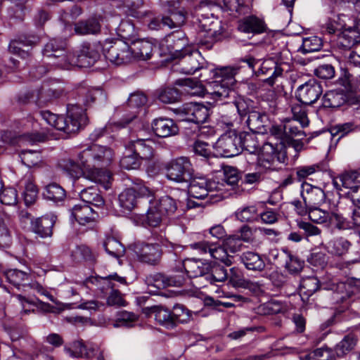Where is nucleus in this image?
<instances>
[{
    "label": "nucleus",
    "instance_id": "16",
    "mask_svg": "<svg viewBox=\"0 0 360 360\" xmlns=\"http://www.w3.org/2000/svg\"><path fill=\"white\" fill-rule=\"evenodd\" d=\"M301 195L307 207H319L326 200V194L323 189L307 182L302 184Z\"/></svg>",
    "mask_w": 360,
    "mask_h": 360
},
{
    "label": "nucleus",
    "instance_id": "49",
    "mask_svg": "<svg viewBox=\"0 0 360 360\" xmlns=\"http://www.w3.org/2000/svg\"><path fill=\"white\" fill-rule=\"evenodd\" d=\"M321 283L317 277L311 276L302 278L300 284V291L308 297L312 295L320 289Z\"/></svg>",
    "mask_w": 360,
    "mask_h": 360
},
{
    "label": "nucleus",
    "instance_id": "13",
    "mask_svg": "<svg viewBox=\"0 0 360 360\" xmlns=\"http://www.w3.org/2000/svg\"><path fill=\"white\" fill-rule=\"evenodd\" d=\"M178 58H179L180 71L186 75L195 73L202 68L205 64L204 58L197 50L190 49Z\"/></svg>",
    "mask_w": 360,
    "mask_h": 360
},
{
    "label": "nucleus",
    "instance_id": "10",
    "mask_svg": "<svg viewBox=\"0 0 360 360\" xmlns=\"http://www.w3.org/2000/svg\"><path fill=\"white\" fill-rule=\"evenodd\" d=\"M165 41L169 54L173 58L182 56L184 53L191 49L188 47V38L181 30H177L168 34Z\"/></svg>",
    "mask_w": 360,
    "mask_h": 360
},
{
    "label": "nucleus",
    "instance_id": "24",
    "mask_svg": "<svg viewBox=\"0 0 360 360\" xmlns=\"http://www.w3.org/2000/svg\"><path fill=\"white\" fill-rule=\"evenodd\" d=\"M103 280L108 281V287L112 289L109 296L107 298V304L109 306H125L127 302L122 297V294L117 290H115V284L111 281H116L122 284H126L127 281L125 278L118 276L117 274L109 275L103 278Z\"/></svg>",
    "mask_w": 360,
    "mask_h": 360
},
{
    "label": "nucleus",
    "instance_id": "9",
    "mask_svg": "<svg viewBox=\"0 0 360 360\" xmlns=\"http://www.w3.org/2000/svg\"><path fill=\"white\" fill-rule=\"evenodd\" d=\"M176 112L184 116V120L195 123H204L209 117V109L204 105L188 103L176 109Z\"/></svg>",
    "mask_w": 360,
    "mask_h": 360
},
{
    "label": "nucleus",
    "instance_id": "60",
    "mask_svg": "<svg viewBox=\"0 0 360 360\" xmlns=\"http://www.w3.org/2000/svg\"><path fill=\"white\" fill-rule=\"evenodd\" d=\"M322 170L321 165L314 164L311 165H303L295 168L296 178L299 181H304L309 176Z\"/></svg>",
    "mask_w": 360,
    "mask_h": 360
},
{
    "label": "nucleus",
    "instance_id": "3",
    "mask_svg": "<svg viewBox=\"0 0 360 360\" xmlns=\"http://www.w3.org/2000/svg\"><path fill=\"white\" fill-rule=\"evenodd\" d=\"M166 177L176 183H186L194 175V169L190 159L185 156L171 160L165 166Z\"/></svg>",
    "mask_w": 360,
    "mask_h": 360
},
{
    "label": "nucleus",
    "instance_id": "27",
    "mask_svg": "<svg viewBox=\"0 0 360 360\" xmlns=\"http://www.w3.org/2000/svg\"><path fill=\"white\" fill-rule=\"evenodd\" d=\"M238 29L242 32L255 35L264 32L266 27L263 20L251 15L239 20Z\"/></svg>",
    "mask_w": 360,
    "mask_h": 360
},
{
    "label": "nucleus",
    "instance_id": "7",
    "mask_svg": "<svg viewBox=\"0 0 360 360\" xmlns=\"http://www.w3.org/2000/svg\"><path fill=\"white\" fill-rule=\"evenodd\" d=\"M135 186L127 188L118 195V202L122 212H131L139 204H144L146 198H142L139 193L141 187H146L142 185L141 180L134 182Z\"/></svg>",
    "mask_w": 360,
    "mask_h": 360
},
{
    "label": "nucleus",
    "instance_id": "8",
    "mask_svg": "<svg viewBox=\"0 0 360 360\" xmlns=\"http://www.w3.org/2000/svg\"><path fill=\"white\" fill-rule=\"evenodd\" d=\"M322 94L321 84L315 79H310L297 87L295 97L301 103L310 105L315 103Z\"/></svg>",
    "mask_w": 360,
    "mask_h": 360
},
{
    "label": "nucleus",
    "instance_id": "1",
    "mask_svg": "<svg viewBox=\"0 0 360 360\" xmlns=\"http://www.w3.org/2000/svg\"><path fill=\"white\" fill-rule=\"evenodd\" d=\"M78 158L84 167H106L112 161L113 151L109 147L93 144L79 153Z\"/></svg>",
    "mask_w": 360,
    "mask_h": 360
},
{
    "label": "nucleus",
    "instance_id": "55",
    "mask_svg": "<svg viewBox=\"0 0 360 360\" xmlns=\"http://www.w3.org/2000/svg\"><path fill=\"white\" fill-rule=\"evenodd\" d=\"M181 94L176 88L166 87L160 91L158 99L164 103H174L179 101Z\"/></svg>",
    "mask_w": 360,
    "mask_h": 360
},
{
    "label": "nucleus",
    "instance_id": "20",
    "mask_svg": "<svg viewBox=\"0 0 360 360\" xmlns=\"http://www.w3.org/2000/svg\"><path fill=\"white\" fill-rule=\"evenodd\" d=\"M56 217L45 215L35 219L31 223L32 231L41 238L50 237L53 234V228L56 223Z\"/></svg>",
    "mask_w": 360,
    "mask_h": 360
},
{
    "label": "nucleus",
    "instance_id": "57",
    "mask_svg": "<svg viewBox=\"0 0 360 360\" xmlns=\"http://www.w3.org/2000/svg\"><path fill=\"white\" fill-rule=\"evenodd\" d=\"M322 46V41L321 38L316 36L304 38L302 44L299 49V51L303 53L317 51L321 49Z\"/></svg>",
    "mask_w": 360,
    "mask_h": 360
},
{
    "label": "nucleus",
    "instance_id": "42",
    "mask_svg": "<svg viewBox=\"0 0 360 360\" xmlns=\"http://www.w3.org/2000/svg\"><path fill=\"white\" fill-rule=\"evenodd\" d=\"M43 195L47 200L58 202L65 200L66 192L59 184L51 183L45 187Z\"/></svg>",
    "mask_w": 360,
    "mask_h": 360
},
{
    "label": "nucleus",
    "instance_id": "4",
    "mask_svg": "<svg viewBox=\"0 0 360 360\" xmlns=\"http://www.w3.org/2000/svg\"><path fill=\"white\" fill-rule=\"evenodd\" d=\"M103 51L105 58L117 65L129 63L133 60L131 47L120 39L106 43Z\"/></svg>",
    "mask_w": 360,
    "mask_h": 360
},
{
    "label": "nucleus",
    "instance_id": "28",
    "mask_svg": "<svg viewBox=\"0 0 360 360\" xmlns=\"http://www.w3.org/2000/svg\"><path fill=\"white\" fill-rule=\"evenodd\" d=\"M102 17L92 16L75 24V32L79 35L96 34L101 32Z\"/></svg>",
    "mask_w": 360,
    "mask_h": 360
},
{
    "label": "nucleus",
    "instance_id": "34",
    "mask_svg": "<svg viewBox=\"0 0 360 360\" xmlns=\"http://www.w3.org/2000/svg\"><path fill=\"white\" fill-rule=\"evenodd\" d=\"M79 196L86 205H92L98 207L104 204V200L96 186L84 188L80 191Z\"/></svg>",
    "mask_w": 360,
    "mask_h": 360
},
{
    "label": "nucleus",
    "instance_id": "14",
    "mask_svg": "<svg viewBox=\"0 0 360 360\" xmlns=\"http://www.w3.org/2000/svg\"><path fill=\"white\" fill-rule=\"evenodd\" d=\"M186 279L183 274H179L173 276H167L162 273L150 274L146 278L148 285L153 286L158 289H164L168 286H182Z\"/></svg>",
    "mask_w": 360,
    "mask_h": 360
},
{
    "label": "nucleus",
    "instance_id": "18",
    "mask_svg": "<svg viewBox=\"0 0 360 360\" xmlns=\"http://www.w3.org/2000/svg\"><path fill=\"white\" fill-rule=\"evenodd\" d=\"M152 127L156 136L167 138L175 136L179 133V127L170 118L159 117L153 120Z\"/></svg>",
    "mask_w": 360,
    "mask_h": 360
},
{
    "label": "nucleus",
    "instance_id": "35",
    "mask_svg": "<svg viewBox=\"0 0 360 360\" xmlns=\"http://www.w3.org/2000/svg\"><path fill=\"white\" fill-rule=\"evenodd\" d=\"M359 173L356 171L347 172L335 178L333 180V185L339 190H341V187H344L346 188H350L351 191L352 188L356 186L354 184L356 181H359Z\"/></svg>",
    "mask_w": 360,
    "mask_h": 360
},
{
    "label": "nucleus",
    "instance_id": "2",
    "mask_svg": "<svg viewBox=\"0 0 360 360\" xmlns=\"http://www.w3.org/2000/svg\"><path fill=\"white\" fill-rule=\"evenodd\" d=\"M197 26L199 37L205 38V40H200L202 44L221 41L227 38L229 34L226 29L221 25V22L212 17L202 16L198 19Z\"/></svg>",
    "mask_w": 360,
    "mask_h": 360
},
{
    "label": "nucleus",
    "instance_id": "29",
    "mask_svg": "<svg viewBox=\"0 0 360 360\" xmlns=\"http://www.w3.org/2000/svg\"><path fill=\"white\" fill-rule=\"evenodd\" d=\"M138 256L141 262L155 265L161 259L162 250L158 244H145L141 248Z\"/></svg>",
    "mask_w": 360,
    "mask_h": 360
},
{
    "label": "nucleus",
    "instance_id": "64",
    "mask_svg": "<svg viewBox=\"0 0 360 360\" xmlns=\"http://www.w3.org/2000/svg\"><path fill=\"white\" fill-rule=\"evenodd\" d=\"M257 208L248 206L236 212L237 219L241 221H254L257 220Z\"/></svg>",
    "mask_w": 360,
    "mask_h": 360
},
{
    "label": "nucleus",
    "instance_id": "30",
    "mask_svg": "<svg viewBox=\"0 0 360 360\" xmlns=\"http://www.w3.org/2000/svg\"><path fill=\"white\" fill-rule=\"evenodd\" d=\"M72 216L81 225H86L94 221L98 214L89 205H76L72 209Z\"/></svg>",
    "mask_w": 360,
    "mask_h": 360
},
{
    "label": "nucleus",
    "instance_id": "61",
    "mask_svg": "<svg viewBox=\"0 0 360 360\" xmlns=\"http://www.w3.org/2000/svg\"><path fill=\"white\" fill-rule=\"evenodd\" d=\"M349 246L350 243L347 240L339 238L331 241L329 243L328 248L332 254L341 256L348 251Z\"/></svg>",
    "mask_w": 360,
    "mask_h": 360
},
{
    "label": "nucleus",
    "instance_id": "31",
    "mask_svg": "<svg viewBox=\"0 0 360 360\" xmlns=\"http://www.w3.org/2000/svg\"><path fill=\"white\" fill-rule=\"evenodd\" d=\"M225 84L226 83L221 80L214 81L213 91L210 94L213 99L221 101L224 103H229V101H226V99L234 98L236 94L233 86Z\"/></svg>",
    "mask_w": 360,
    "mask_h": 360
},
{
    "label": "nucleus",
    "instance_id": "48",
    "mask_svg": "<svg viewBox=\"0 0 360 360\" xmlns=\"http://www.w3.org/2000/svg\"><path fill=\"white\" fill-rule=\"evenodd\" d=\"M67 352L74 357H85L92 359L94 355L95 349L87 348L82 341H75L72 343V348L67 349Z\"/></svg>",
    "mask_w": 360,
    "mask_h": 360
},
{
    "label": "nucleus",
    "instance_id": "21",
    "mask_svg": "<svg viewBox=\"0 0 360 360\" xmlns=\"http://www.w3.org/2000/svg\"><path fill=\"white\" fill-rule=\"evenodd\" d=\"M240 262L251 271L262 274L265 271L266 264L261 255L253 251H246L240 256Z\"/></svg>",
    "mask_w": 360,
    "mask_h": 360
},
{
    "label": "nucleus",
    "instance_id": "37",
    "mask_svg": "<svg viewBox=\"0 0 360 360\" xmlns=\"http://www.w3.org/2000/svg\"><path fill=\"white\" fill-rule=\"evenodd\" d=\"M210 269L206 276V280L210 284L224 281L228 276L227 270L215 262H210Z\"/></svg>",
    "mask_w": 360,
    "mask_h": 360
},
{
    "label": "nucleus",
    "instance_id": "36",
    "mask_svg": "<svg viewBox=\"0 0 360 360\" xmlns=\"http://www.w3.org/2000/svg\"><path fill=\"white\" fill-rule=\"evenodd\" d=\"M153 202L165 217L174 214L177 210L176 200L169 195L162 196L158 200L154 199Z\"/></svg>",
    "mask_w": 360,
    "mask_h": 360
},
{
    "label": "nucleus",
    "instance_id": "45",
    "mask_svg": "<svg viewBox=\"0 0 360 360\" xmlns=\"http://www.w3.org/2000/svg\"><path fill=\"white\" fill-rule=\"evenodd\" d=\"M357 339L353 334H348L336 345L335 351L338 357H343L350 351H352L356 346Z\"/></svg>",
    "mask_w": 360,
    "mask_h": 360
},
{
    "label": "nucleus",
    "instance_id": "6",
    "mask_svg": "<svg viewBox=\"0 0 360 360\" xmlns=\"http://www.w3.org/2000/svg\"><path fill=\"white\" fill-rule=\"evenodd\" d=\"M240 141L238 131L229 129L219 138L216 142V148L224 157H234L240 153Z\"/></svg>",
    "mask_w": 360,
    "mask_h": 360
},
{
    "label": "nucleus",
    "instance_id": "25",
    "mask_svg": "<svg viewBox=\"0 0 360 360\" xmlns=\"http://www.w3.org/2000/svg\"><path fill=\"white\" fill-rule=\"evenodd\" d=\"M40 41V37L35 34H24L20 35L18 39L11 41L8 50L11 53L20 54L23 57L25 55L29 56L28 52L22 50L25 46H33L38 44Z\"/></svg>",
    "mask_w": 360,
    "mask_h": 360
},
{
    "label": "nucleus",
    "instance_id": "43",
    "mask_svg": "<svg viewBox=\"0 0 360 360\" xmlns=\"http://www.w3.org/2000/svg\"><path fill=\"white\" fill-rule=\"evenodd\" d=\"M6 276L8 282L18 288L27 285L30 280V276L27 273L18 269L8 270Z\"/></svg>",
    "mask_w": 360,
    "mask_h": 360
},
{
    "label": "nucleus",
    "instance_id": "63",
    "mask_svg": "<svg viewBox=\"0 0 360 360\" xmlns=\"http://www.w3.org/2000/svg\"><path fill=\"white\" fill-rule=\"evenodd\" d=\"M304 264V260H302L298 257L289 253L288 259L285 262V268L289 273L296 274L302 270Z\"/></svg>",
    "mask_w": 360,
    "mask_h": 360
},
{
    "label": "nucleus",
    "instance_id": "11",
    "mask_svg": "<svg viewBox=\"0 0 360 360\" xmlns=\"http://www.w3.org/2000/svg\"><path fill=\"white\" fill-rule=\"evenodd\" d=\"M186 183L188 184V193L190 197L196 199L207 198L210 196V193L217 188L214 181H208L201 176H194V175Z\"/></svg>",
    "mask_w": 360,
    "mask_h": 360
},
{
    "label": "nucleus",
    "instance_id": "17",
    "mask_svg": "<svg viewBox=\"0 0 360 360\" xmlns=\"http://www.w3.org/2000/svg\"><path fill=\"white\" fill-rule=\"evenodd\" d=\"M153 143L150 139L137 138L131 140L126 145V149L130 153H134L142 161L148 160L153 156Z\"/></svg>",
    "mask_w": 360,
    "mask_h": 360
},
{
    "label": "nucleus",
    "instance_id": "46",
    "mask_svg": "<svg viewBox=\"0 0 360 360\" xmlns=\"http://www.w3.org/2000/svg\"><path fill=\"white\" fill-rule=\"evenodd\" d=\"M210 255L213 259L220 261L226 266H230L233 264V256L228 253L224 245H219L213 243L210 249Z\"/></svg>",
    "mask_w": 360,
    "mask_h": 360
},
{
    "label": "nucleus",
    "instance_id": "40",
    "mask_svg": "<svg viewBox=\"0 0 360 360\" xmlns=\"http://www.w3.org/2000/svg\"><path fill=\"white\" fill-rule=\"evenodd\" d=\"M103 248L106 252L115 258H120L124 255L125 248L115 238L108 236L103 242Z\"/></svg>",
    "mask_w": 360,
    "mask_h": 360
},
{
    "label": "nucleus",
    "instance_id": "50",
    "mask_svg": "<svg viewBox=\"0 0 360 360\" xmlns=\"http://www.w3.org/2000/svg\"><path fill=\"white\" fill-rule=\"evenodd\" d=\"M39 96L38 100V106L43 107L53 101L60 98L63 94L61 89L48 88L39 89Z\"/></svg>",
    "mask_w": 360,
    "mask_h": 360
},
{
    "label": "nucleus",
    "instance_id": "44",
    "mask_svg": "<svg viewBox=\"0 0 360 360\" xmlns=\"http://www.w3.org/2000/svg\"><path fill=\"white\" fill-rule=\"evenodd\" d=\"M273 144L266 143L261 149V153L258 158V164L266 169H274L276 162L272 158Z\"/></svg>",
    "mask_w": 360,
    "mask_h": 360
},
{
    "label": "nucleus",
    "instance_id": "23",
    "mask_svg": "<svg viewBox=\"0 0 360 360\" xmlns=\"http://www.w3.org/2000/svg\"><path fill=\"white\" fill-rule=\"evenodd\" d=\"M187 275L191 278L205 277L210 269V262H203L194 258L186 259L183 263Z\"/></svg>",
    "mask_w": 360,
    "mask_h": 360
},
{
    "label": "nucleus",
    "instance_id": "41",
    "mask_svg": "<svg viewBox=\"0 0 360 360\" xmlns=\"http://www.w3.org/2000/svg\"><path fill=\"white\" fill-rule=\"evenodd\" d=\"M72 259L75 262H82L84 261L94 262L96 261V255L86 245H77L71 252Z\"/></svg>",
    "mask_w": 360,
    "mask_h": 360
},
{
    "label": "nucleus",
    "instance_id": "39",
    "mask_svg": "<svg viewBox=\"0 0 360 360\" xmlns=\"http://www.w3.org/2000/svg\"><path fill=\"white\" fill-rule=\"evenodd\" d=\"M238 136L241 141L240 144V152L245 150L250 153H255L259 148V144L255 134L246 131H239Z\"/></svg>",
    "mask_w": 360,
    "mask_h": 360
},
{
    "label": "nucleus",
    "instance_id": "53",
    "mask_svg": "<svg viewBox=\"0 0 360 360\" xmlns=\"http://www.w3.org/2000/svg\"><path fill=\"white\" fill-rule=\"evenodd\" d=\"M58 166L72 178H77L82 173V169L79 164L70 158L61 159L58 162Z\"/></svg>",
    "mask_w": 360,
    "mask_h": 360
},
{
    "label": "nucleus",
    "instance_id": "22",
    "mask_svg": "<svg viewBox=\"0 0 360 360\" xmlns=\"http://www.w3.org/2000/svg\"><path fill=\"white\" fill-rule=\"evenodd\" d=\"M86 167V169L83 172L85 179L103 185L105 189H108L110 187L112 177L111 173L105 167Z\"/></svg>",
    "mask_w": 360,
    "mask_h": 360
},
{
    "label": "nucleus",
    "instance_id": "62",
    "mask_svg": "<svg viewBox=\"0 0 360 360\" xmlns=\"http://www.w3.org/2000/svg\"><path fill=\"white\" fill-rule=\"evenodd\" d=\"M291 112L292 113V120L291 121L298 122L302 128L309 125V120L308 119L305 110L299 104L292 105Z\"/></svg>",
    "mask_w": 360,
    "mask_h": 360
},
{
    "label": "nucleus",
    "instance_id": "56",
    "mask_svg": "<svg viewBox=\"0 0 360 360\" xmlns=\"http://www.w3.org/2000/svg\"><path fill=\"white\" fill-rule=\"evenodd\" d=\"M21 162L27 167H32L37 165L41 162V155L39 151L25 150L20 153Z\"/></svg>",
    "mask_w": 360,
    "mask_h": 360
},
{
    "label": "nucleus",
    "instance_id": "19",
    "mask_svg": "<svg viewBox=\"0 0 360 360\" xmlns=\"http://www.w3.org/2000/svg\"><path fill=\"white\" fill-rule=\"evenodd\" d=\"M283 70L274 59L268 58L258 65L257 75H264L268 77L266 82L270 86L274 84V79L283 74Z\"/></svg>",
    "mask_w": 360,
    "mask_h": 360
},
{
    "label": "nucleus",
    "instance_id": "54",
    "mask_svg": "<svg viewBox=\"0 0 360 360\" xmlns=\"http://www.w3.org/2000/svg\"><path fill=\"white\" fill-rule=\"evenodd\" d=\"M141 163L142 160L141 158L134 153H130L127 150L120 160V167L127 170L137 169L140 167Z\"/></svg>",
    "mask_w": 360,
    "mask_h": 360
},
{
    "label": "nucleus",
    "instance_id": "47",
    "mask_svg": "<svg viewBox=\"0 0 360 360\" xmlns=\"http://www.w3.org/2000/svg\"><path fill=\"white\" fill-rule=\"evenodd\" d=\"M238 70V68L223 67L216 70L215 77L218 80L225 82V85L234 86L236 83L235 76Z\"/></svg>",
    "mask_w": 360,
    "mask_h": 360
},
{
    "label": "nucleus",
    "instance_id": "15",
    "mask_svg": "<svg viewBox=\"0 0 360 360\" xmlns=\"http://www.w3.org/2000/svg\"><path fill=\"white\" fill-rule=\"evenodd\" d=\"M139 193L142 195V198H146L144 204H149V207L146 214V223L150 226H158L165 216L159 212V209L153 202V200H154L153 192L148 187H141L139 189Z\"/></svg>",
    "mask_w": 360,
    "mask_h": 360
},
{
    "label": "nucleus",
    "instance_id": "38",
    "mask_svg": "<svg viewBox=\"0 0 360 360\" xmlns=\"http://www.w3.org/2000/svg\"><path fill=\"white\" fill-rule=\"evenodd\" d=\"M97 61V55L95 53L91 54L90 59L84 56L82 50L80 49L77 54H70V59L68 63V69L71 66H77L79 68H88L93 65Z\"/></svg>",
    "mask_w": 360,
    "mask_h": 360
},
{
    "label": "nucleus",
    "instance_id": "51",
    "mask_svg": "<svg viewBox=\"0 0 360 360\" xmlns=\"http://www.w3.org/2000/svg\"><path fill=\"white\" fill-rule=\"evenodd\" d=\"M67 42L65 40H58L56 39H51L47 42L43 49L44 56L51 57L55 52L64 54V51L67 49Z\"/></svg>",
    "mask_w": 360,
    "mask_h": 360
},
{
    "label": "nucleus",
    "instance_id": "58",
    "mask_svg": "<svg viewBox=\"0 0 360 360\" xmlns=\"http://www.w3.org/2000/svg\"><path fill=\"white\" fill-rule=\"evenodd\" d=\"M139 316L133 312L121 311L117 314L115 326L131 327L133 323L137 321Z\"/></svg>",
    "mask_w": 360,
    "mask_h": 360
},
{
    "label": "nucleus",
    "instance_id": "32",
    "mask_svg": "<svg viewBox=\"0 0 360 360\" xmlns=\"http://www.w3.org/2000/svg\"><path fill=\"white\" fill-rule=\"evenodd\" d=\"M347 96L342 89H334L327 91L323 96V105L325 108H336L344 105Z\"/></svg>",
    "mask_w": 360,
    "mask_h": 360
},
{
    "label": "nucleus",
    "instance_id": "59",
    "mask_svg": "<svg viewBox=\"0 0 360 360\" xmlns=\"http://www.w3.org/2000/svg\"><path fill=\"white\" fill-rule=\"evenodd\" d=\"M39 96V89H30L20 93L17 96L16 101L21 105L34 103L38 106Z\"/></svg>",
    "mask_w": 360,
    "mask_h": 360
},
{
    "label": "nucleus",
    "instance_id": "33",
    "mask_svg": "<svg viewBox=\"0 0 360 360\" xmlns=\"http://www.w3.org/2000/svg\"><path fill=\"white\" fill-rule=\"evenodd\" d=\"M131 47L133 58L146 60L151 58L155 46L149 41L141 39L134 42Z\"/></svg>",
    "mask_w": 360,
    "mask_h": 360
},
{
    "label": "nucleus",
    "instance_id": "12",
    "mask_svg": "<svg viewBox=\"0 0 360 360\" xmlns=\"http://www.w3.org/2000/svg\"><path fill=\"white\" fill-rule=\"evenodd\" d=\"M142 312L147 318H154L159 325L167 329L175 328L174 318L172 316V311L162 305L143 307Z\"/></svg>",
    "mask_w": 360,
    "mask_h": 360
},
{
    "label": "nucleus",
    "instance_id": "26",
    "mask_svg": "<svg viewBox=\"0 0 360 360\" xmlns=\"http://www.w3.org/2000/svg\"><path fill=\"white\" fill-rule=\"evenodd\" d=\"M246 123L248 128L253 134H265L268 133L269 120L265 114L253 111L250 113Z\"/></svg>",
    "mask_w": 360,
    "mask_h": 360
},
{
    "label": "nucleus",
    "instance_id": "5",
    "mask_svg": "<svg viewBox=\"0 0 360 360\" xmlns=\"http://www.w3.org/2000/svg\"><path fill=\"white\" fill-rule=\"evenodd\" d=\"M63 125L60 127V131H63L68 134H75L82 127L86 125L88 117L85 110L78 105H72L68 108L67 117L63 116Z\"/></svg>",
    "mask_w": 360,
    "mask_h": 360
},
{
    "label": "nucleus",
    "instance_id": "52",
    "mask_svg": "<svg viewBox=\"0 0 360 360\" xmlns=\"http://www.w3.org/2000/svg\"><path fill=\"white\" fill-rule=\"evenodd\" d=\"M221 1L227 10L241 13V9L243 7V0H207L200 4L201 6H221Z\"/></svg>",
    "mask_w": 360,
    "mask_h": 360
}]
</instances>
